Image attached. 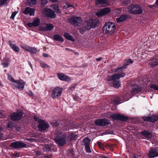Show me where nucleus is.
Instances as JSON below:
<instances>
[{"label":"nucleus","mask_w":158,"mask_h":158,"mask_svg":"<svg viewBox=\"0 0 158 158\" xmlns=\"http://www.w3.org/2000/svg\"><path fill=\"white\" fill-rule=\"evenodd\" d=\"M54 27V26L52 24H45L44 25H41L39 27V30L46 31L52 30L53 29Z\"/></svg>","instance_id":"nucleus-8"},{"label":"nucleus","mask_w":158,"mask_h":158,"mask_svg":"<svg viewBox=\"0 0 158 158\" xmlns=\"http://www.w3.org/2000/svg\"><path fill=\"white\" fill-rule=\"evenodd\" d=\"M9 44L11 48L15 51L18 52L19 51V47L15 44H12V41H9Z\"/></svg>","instance_id":"nucleus-27"},{"label":"nucleus","mask_w":158,"mask_h":158,"mask_svg":"<svg viewBox=\"0 0 158 158\" xmlns=\"http://www.w3.org/2000/svg\"><path fill=\"white\" fill-rule=\"evenodd\" d=\"M115 80L114 75L113 74L112 76H108L107 77V80L108 81H114Z\"/></svg>","instance_id":"nucleus-38"},{"label":"nucleus","mask_w":158,"mask_h":158,"mask_svg":"<svg viewBox=\"0 0 158 158\" xmlns=\"http://www.w3.org/2000/svg\"><path fill=\"white\" fill-rule=\"evenodd\" d=\"M140 90V88L138 86H135L132 88L133 92L134 94L138 93Z\"/></svg>","instance_id":"nucleus-35"},{"label":"nucleus","mask_w":158,"mask_h":158,"mask_svg":"<svg viewBox=\"0 0 158 158\" xmlns=\"http://www.w3.org/2000/svg\"><path fill=\"white\" fill-rule=\"evenodd\" d=\"M110 11L109 8H105L98 11L96 13L97 15L99 17H102L109 13Z\"/></svg>","instance_id":"nucleus-14"},{"label":"nucleus","mask_w":158,"mask_h":158,"mask_svg":"<svg viewBox=\"0 0 158 158\" xmlns=\"http://www.w3.org/2000/svg\"><path fill=\"white\" fill-rule=\"evenodd\" d=\"M28 95L30 96H32L33 95V94L32 92H30L28 94Z\"/></svg>","instance_id":"nucleus-64"},{"label":"nucleus","mask_w":158,"mask_h":158,"mask_svg":"<svg viewBox=\"0 0 158 158\" xmlns=\"http://www.w3.org/2000/svg\"><path fill=\"white\" fill-rule=\"evenodd\" d=\"M25 49L28 52L31 53L35 54L37 52V49L34 48L27 46L26 47Z\"/></svg>","instance_id":"nucleus-25"},{"label":"nucleus","mask_w":158,"mask_h":158,"mask_svg":"<svg viewBox=\"0 0 158 158\" xmlns=\"http://www.w3.org/2000/svg\"><path fill=\"white\" fill-rule=\"evenodd\" d=\"M126 69V66H122L121 67L118 68L117 69H116L115 70V72H119L122 71V70Z\"/></svg>","instance_id":"nucleus-42"},{"label":"nucleus","mask_w":158,"mask_h":158,"mask_svg":"<svg viewBox=\"0 0 158 158\" xmlns=\"http://www.w3.org/2000/svg\"><path fill=\"white\" fill-rule=\"evenodd\" d=\"M95 2L97 5H100L102 6H106L109 5L108 1L106 0H96Z\"/></svg>","instance_id":"nucleus-19"},{"label":"nucleus","mask_w":158,"mask_h":158,"mask_svg":"<svg viewBox=\"0 0 158 158\" xmlns=\"http://www.w3.org/2000/svg\"><path fill=\"white\" fill-rule=\"evenodd\" d=\"M52 149V146L50 145H45L43 148L44 151L46 152H50Z\"/></svg>","instance_id":"nucleus-29"},{"label":"nucleus","mask_w":158,"mask_h":158,"mask_svg":"<svg viewBox=\"0 0 158 158\" xmlns=\"http://www.w3.org/2000/svg\"><path fill=\"white\" fill-rule=\"evenodd\" d=\"M151 88L155 90H158V86L156 84H152L151 85Z\"/></svg>","instance_id":"nucleus-45"},{"label":"nucleus","mask_w":158,"mask_h":158,"mask_svg":"<svg viewBox=\"0 0 158 158\" xmlns=\"http://www.w3.org/2000/svg\"><path fill=\"white\" fill-rule=\"evenodd\" d=\"M99 158H109V157L104 156H100Z\"/></svg>","instance_id":"nucleus-60"},{"label":"nucleus","mask_w":158,"mask_h":158,"mask_svg":"<svg viewBox=\"0 0 158 158\" xmlns=\"http://www.w3.org/2000/svg\"><path fill=\"white\" fill-rule=\"evenodd\" d=\"M113 82V85L115 88H118L121 85V82L119 80L115 79Z\"/></svg>","instance_id":"nucleus-28"},{"label":"nucleus","mask_w":158,"mask_h":158,"mask_svg":"<svg viewBox=\"0 0 158 158\" xmlns=\"http://www.w3.org/2000/svg\"><path fill=\"white\" fill-rule=\"evenodd\" d=\"M77 137L76 135L73 134H72L70 135L69 138L71 140H75L77 138Z\"/></svg>","instance_id":"nucleus-43"},{"label":"nucleus","mask_w":158,"mask_h":158,"mask_svg":"<svg viewBox=\"0 0 158 158\" xmlns=\"http://www.w3.org/2000/svg\"><path fill=\"white\" fill-rule=\"evenodd\" d=\"M99 20L97 19H89L85 22L82 27L79 29L80 32L83 34L85 31L94 28L98 23Z\"/></svg>","instance_id":"nucleus-1"},{"label":"nucleus","mask_w":158,"mask_h":158,"mask_svg":"<svg viewBox=\"0 0 158 158\" xmlns=\"http://www.w3.org/2000/svg\"><path fill=\"white\" fill-rule=\"evenodd\" d=\"M85 149L86 150V152L88 153H90L91 152V151L90 149V146H85Z\"/></svg>","instance_id":"nucleus-44"},{"label":"nucleus","mask_w":158,"mask_h":158,"mask_svg":"<svg viewBox=\"0 0 158 158\" xmlns=\"http://www.w3.org/2000/svg\"><path fill=\"white\" fill-rule=\"evenodd\" d=\"M0 131V132L1 131ZM4 137L3 134V133L0 132V139H2Z\"/></svg>","instance_id":"nucleus-57"},{"label":"nucleus","mask_w":158,"mask_h":158,"mask_svg":"<svg viewBox=\"0 0 158 158\" xmlns=\"http://www.w3.org/2000/svg\"><path fill=\"white\" fill-rule=\"evenodd\" d=\"M43 56L45 57H47L48 56V55L46 53H43Z\"/></svg>","instance_id":"nucleus-59"},{"label":"nucleus","mask_w":158,"mask_h":158,"mask_svg":"<svg viewBox=\"0 0 158 158\" xmlns=\"http://www.w3.org/2000/svg\"><path fill=\"white\" fill-rule=\"evenodd\" d=\"M110 117L113 120H119L123 121H125L128 119L127 116L115 113L114 114H111Z\"/></svg>","instance_id":"nucleus-6"},{"label":"nucleus","mask_w":158,"mask_h":158,"mask_svg":"<svg viewBox=\"0 0 158 158\" xmlns=\"http://www.w3.org/2000/svg\"><path fill=\"white\" fill-rule=\"evenodd\" d=\"M54 139L60 146H62L66 143V135L61 131L56 130Z\"/></svg>","instance_id":"nucleus-2"},{"label":"nucleus","mask_w":158,"mask_h":158,"mask_svg":"<svg viewBox=\"0 0 158 158\" xmlns=\"http://www.w3.org/2000/svg\"><path fill=\"white\" fill-rule=\"evenodd\" d=\"M70 7H73V5H70L69 4H67L66 5L64 6V7L66 8H68Z\"/></svg>","instance_id":"nucleus-56"},{"label":"nucleus","mask_w":158,"mask_h":158,"mask_svg":"<svg viewBox=\"0 0 158 158\" xmlns=\"http://www.w3.org/2000/svg\"><path fill=\"white\" fill-rule=\"evenodd\" d=\"M24 85L25 82L22 80H17L13 85L20 90H22L24 88Z\"/></svg>","instance_id":"nucleus-13"},{"label":"nucleus","mask_w":158,"mask_h":158,"mask_svg":"<svg viewBox=\"0 0 158 158\" xmlns=\"http://www.w3.org/2000/svg\"><path fill=\"white\" fill-rule=\"evenodd\" d=\"M115 29V24L111 22L106 23L103 27V33L109 36L112 35Z\"/></svg>","instance_id":"nucleus-4"},{"label":"nucleus","mask_w":158,"mask_h":158,"mask_svg":"<svg viewBox=\"0 0 158 158\" xmlns=\"http://www.w3.org/2000/svg\"><path fill=\"white\" fill-rule=\"evenodd\" d=\"M98 145L99 146V147L101 149H102L103 150H105V148H104L103 147V144L100 142H98Z\"/></svg>","instance_id":"nucleus-47"},{"label":"nucleus","mask_w":158,"mask_h":158,"mask_svg":"<svg viewBox=\"0 0 158 158\" xmlns=\"http://www.w3.org/2000/svg\"><path fill=\"white\" fill-rule=\"evenodd\" d=\"M52 126L53 127H56L58 126L59 124L58 123L56 122H53L52 123Z\"/></svg>","instance_id":"nucleus-50"},{"label":"nucleus","mask_w":158,"mask_h":158,"mask_svg":"<svg viewBox=\"0 0 158 158\" xmlns=\"http://www.w3.org/2000/svg\"><path fill=\"white\" fill-rule=\"evenodd\" d=\"M53 9L55 10V11L56 13H60L61 12V11H60L59 8V7L57 6H54L53 7Z\"/></svg>","instance_id":"nucleus-40"},{"label":"nucleus","mask_w":158,"mask_h":158,"mask_svg":"<svg viewBox=\"0 0 158 158\" xmlns=\"http://www.w3.org/2000/svg\"><path fill=\"white\" fill-rule=\"evenodd\" d=\"M90 139L88 137L84 139L83 141L84 146H87L90 145Z\"/></svg>","instance_id":"nucleus-34"},{"label":"nucleus","mask_w":158,"mask_h":158,"mask_svg":"<svg viewBox=\"0 0 158 158\" xmlns=\"http://www.w3.org/2000/svg\"><path fill=\"white\" fill-rule=\"evenodd\" d=\"M14 126V123L12 122H8L7 126V128L8 130L11 131Z\"/></svg>","instance_id":"nucleus-36"},{"label":"nucleus","mask_w":158,"mask_h":158,"mask_svg":"<svg viewBox=\"0 0 158 158\" xmlns=\"http://www.w3.org/2000/svg\"><path fill=\"white\" fill-rule=\"evenodd\" d=\"M69 22L71 24L77 26L82 23L81 18L80 17H73L68 19Z\"/></svg>","instance_id":"nucleus-5"},{"label":"nucleus","mask_w":158,"mask_h":158,"mask_svg":"<svg viewBox=\"0 0 158 158\" xmlns=\"http://www.w3.org/2000/svg\"><path fill=\"white\" fill-rule=\"evenodd\" d=\"M102 59V58H101V57H99V58H97V59H96V60L97 61H100V60H101V59Z\"/></svg>","instance_id":"nucleus-61"},{"label":"nucleus","mask_w":158,"mask_h":158,"mask_svg":"<svg viewBox=\"0 0 158 158\" xmlns=\"http://www.w3.org/2000/svg\"><path fill=\"white\" fill-rule=\"evenodd\" d=\"M130 18H131V16L129 15H122L119 18H117L116 21L118 23H119Z\"/></svg>","instance_id":"nucleus-22"},{"label":"nucleus","mask_w":158,"mask_h":158,"mask_svg":"<svg viewBox=\"0 0 158 158\" xmlns=\"http://www.w3.org/2000/svg\"><path fill=\"white\" fill-rule=\"evenodd\" d=\"M26 146L27 145L25 143L19 141L12 143L10 145L11 147L17 149H19L22 148H25Z\"/></svg>","instance_id":"nucleus-10"},{"label":"nucleus","mask_w":158,"mask_h":158,"mask_svg":"<svg viewBox=\"0 0 158 158\" xmlns=\"http://www.w3.org/2000/svg\"><path fill=\"white\" fill-rule=\"evenodd\" d=\"M48 2L47 0H41V3L43 5H45Z\"/></svg>","instance_id":"nucleus-55"},{"label":"nucleus","mask_w":158,"mask_h":158,"mask_svg":"<svg viewBox=\"0 0 158 158\" xmlns=\"http://www.w3.org/2000/svg\"><path fill=\"white\" fill-rule=\"evenodd\" d=\"M8 79L9 80L11 81H12L14 82L15 83V81H16V80H15L10 75H8Z\"/></svg>","instance_id":"nucleus-49"},{"label":"nucleus","mask_w":158,"mask_h":158,"mask_svg":"<svg viewBox=\"0 0 158 158\" xmlns=\"http://www.w3.org/2000/svg\"><path fill=\"white\" fill-rule=\"evenodd\" d=\"M17 12L16 11L14 12H13L12 14L11 15L10 17V18L12 19H14L15 16L16 15L17 13Z\"/></svg>","instance_id":"nucleus-53"},{"label":"nucleus","mask_w":158,"mask_h":158,"mask_svg":"<svg viewBox=\"0 0 158 158\" xmlns=\"http://www.w3.org/2000/svg\"><path fill=\"white\" fill-rule=\"evenodd\" d=\"M150 66L153 67L158 64V60L156 59H153L151 60L149 63Z\"/></svg>","instance_id":"nucleus-30"},{"label":"nucleus","mask_w":158,"mask_h":158,"mask_svg":"<svg viewBox=\"0 0 158 158\" xmlns=\"http://www.w3.org/2000/svg\"><path fill=\"white\" fill-rule=\"evenodd\" d=\"M158 156V151L155 149H151L149 152V157L153 158Z\"/></svg>","instance_id":"nucleus-21"},{"label":"nucleus","mask_w":158,"mask_h":158,"mask_svg":"<svg viewBox=\"0 0 158 158\" xmlns=\"http://www.w3.org/2000/svg\"><path fill=\"white\" fill-rule=\"evenodd\" d=\"M128 12L133 15L141 14L143 13L142 7L139 4L130 5L126 7Z\"/></svg>","instance_id":"nucleus-3"},{"label":"nucleus","mask_w":158,"mask_h":158,"mask_svg":"<svg viewBox=\"0 0 158 158\" xmlns=\"http://www.w3.org/2000/svg\"><path fill=\"white\" fill-rule=\"evenodd\" d=\"M27 2L29 5L31 6L35 4L36 0H27Z\"/></svg>","instance_id":"nucleus-37"},{"label":"nucleus","mask_w":158,"mask_h":158,"mask_svg":"<svg viewBox=\"0 0 158 158\" xmlns=\"http://www.w3.org/2000/svg\"><path fill=\"white\" fill-rule=\"evenodd\" d=\"M53 37L54 40L56 41H59L62 42L64 41L63 37L57 34L54 35Z\"/></svg>","instance_id":"nucleus-26"},{"label":"nucleus","mask_w":158,"mask_h":158,"mask_svg":"<svg viewBox=\"0 0 158 158\" xmlns=\"http://www.w3.org/2000/svg\"><path fill=\"white\" fill-rule=\"evenodd\" d=\"M23 12L25 15L29 14L30 15H34L35 10L31 8L27 7L25 8Z\"/></svg>","instance_id":"nucleus-20"},{"label":"nucleus","mask_w":158,"mask_h":158,"mask_svg":"<svg viewBox=\"0 0 158 158\" xmlns=\"http://www.w3.org/2000/svg\"><path fill=\"white\" fill-rule=\"evenodd\" d=\"M49 127V125L48 124L46 123L43 120L40 122L38 128L39 130L41 131H44L46 129Z\"/></svg>","instance_id":"nucleus-15"},{"label":"nucleus","mask_w":158,"mask_h":158,"mask_svg":"<svg viewBox=\"0 0 158 158\" xmlns=\"http://www.w3.org/2000/svg\"><path fill=\"white\" fill-rule=\"evenodd\" d=\"M44 14L48 17L54 19L56 17V14L54 12L50 9H46L44 10Z\"/></svg>","instance_id":"nucleus-12"},{"label":"nucleus","mask_w":158,"mask_h":158,"mask_svg":"<svg viewBox=\"0 0 158 158\" xmlns=\"http://www.w3.org/2000/svg\"><path fill=\"white\" fill-rule=\"evenodd\" d=\"M34 119L35 121L38 122L39 124L40 123V122L42 121H43V120L40 119L38 117L36 116H34Z\"/></svg>","instance_id":"nucleus-48"},{"label":"nucleus","mask_w":158,"mask_h":158,"mask_svg":"<svg viewBox=\"0 0 158 158\" xmlns=\"http://www.w3.org/2000/svg\"><path fill=\"white\" fill-rule=\"evenodd\" d=\"M120 98L118 97H116L113 101V102L115 104H119L120 100Z\"/></svg>","instance_id":"nucleus-39"},{"label":"nucleus","mask_w":158,"mask_h":158,"mask_svg":"<svg viewBox=\"0 0 158 158\" xmlns=\"http://www.w3.org/2000/svg\"><path fill=\"white\" fill-rule=\"evenodd\" d=\"M65 37L67 40L72 41L73 42L75 41V40L73 37L71 35L69 34L65 33L64 35Z\"/></svg>","instance_id":"nucleus-31"},{"label":"nucleus","mask_w":158,"mask_h":158,"mask_svg":"<svg viewBox=\"0 0 158 158\" xmlns=\"http://www.w3.org/2000/svg\"><path fill=\"white\" fill-rule=\"evenodd\" d=\"M42 158H52V155H50L47 156H42Z\"/></svg>","instance_id":"nucleus-54"},{"label":"nucleus","mask_w":158,"mask_h":158,"mask_svg":"<svg viewBox=\"0 0 158 158\" xmlns=\"http://www.w3.org/2000/svg\"><path fill=\"white\" fill-rule=\"evenodd\" d=\"M9 60L7 57L4 58L2 61L1 65L4 68H6L8 67L9 65Z\"/></svg>","instance_id":"nucleus-23"},{"label":"nucleus","mask_w":158,"mask_h":158,"mask_svg":"<svg viewBox=\"0 0 158 158\" xmlns=\"http://www.w3.org/2000/svg\"><path fill=\"white\" fill-rule=\"evenodd\" d=\"M63 91L62 88L60 87L55 88L53 90L51 94V97L53 99L57 98L61 95Z\"/></svg>","instance_id":"nucleus-7"},{"label":"nucleus","mask_w":158,"mask_h":158,"mask_svg":"<svg viewBox=\"0 0 158 158\" xmlns=\"http://www.w3.org/2000/svg\"><path fill=\"white\" fill-rule=\"evenodd\" d=\"M19 129H20V127H17L16 128V130L17 131H20V130H19Z\"/></svg>","instance_id":"nucleus-63"},{"label":"nucleus","mask_w":158,"mask_h":158,"mask_svg":"<svg viewBox=\"0 0 158 158\" xmlns=\"http://www.w3.org/2000/svg\"><path fill=\"white\" fill-rule=\"evenodd\" d=\"M130 2V1L129 0H127L123 1V4L125 6H126L129 4Z\"/></svg>","instance_id":"nucleus-51"},{"label":"nucleus","mask_w":158,"mask_h":158,"mask_svg":"<svg viewBox=\"0 0 158 158\" xmlns=\"http://www.w3.org/2000/svg\"><path fill=\"white\" fill-rule=\"evenodd\" d=\"M58 0H50V1L53 2H57Z\"/></svg>","instance_id":"nucleus-62"},{"label":"nucleus","mask_w":158,"mask_h":158,"mask_svg":"<svg viewBox=\"0 0 158 158\" xmlns=\"http://www.w3.org/2000/svg\"><path fill=\"white\" fill-rule=\"evenodd\" d=\"M40 65L41 67L43 68H50V67L46 64V63H40Z\"/></svg>","instance_id":"nucleus-41"},{"label":"nucleus","mask_w":158,"mask_h":158,"mask_svg":"<svg viewBox=\"0 0 158 158\" xmlns=\"http://www.w3.org/2000/svg\"><path fill=\"white\" fill-rule=\"evenodd\" d=\"M142 118L144 121L148 122H154L158 120V116L157 115H152L150 116L143 117Z\"/></svg>","instance_id":"nucleus-16"},{"label":"nucleus","mask_w":158,"mask_h":158,"mask_svg":"<svg viewBox=\"0 0 158 158\" xmlns=\"http://www.w3.org/2000/svg\"><path fill=\"white\" fill-rule=\"evenodd\" d=\"M157 7L158 6V0H156L155 4L153 5Z\"/></svg>","instance_id":"nucleus-58"},{"label":"nucleus","mask_w":158,"mask_h":158,"mask_svg":"<svg viewBox=\"0 0 158 158\" xmlns=\"http://www.w3.org/2000/svg\"><path fill=\"white\" fill-rule=\"evenodd\" d=\"M105 133L107 134H113L114 132L112 131H110L109 130H107L105 131Z\"/></svg>","instance_id":"nucleus-52"},{"label":"nucleus","mask_w":158,"mask_h":158,"mask_svg":"<svg viewBox=\"0 0 158 158\" xmlns=\"http://www.w3.org/2000/svg\"><path fill=\"white\" fill-rule=\"evenodd\" d=\"M95 123L99 126H107L109 124V121L106 119H100L96 120Z\"/></svg>","instance_id":"nucleus-9"},{"label":"nucleus","mask_w":158,"mask_h":158,"mask_svg":"<svg viewBox=\"0 0 158 158\" xmlns=\"http://www.w3.org/2000/svg\"><path fill=\"white\" fill-rule=\"evenodd\" d=\"M115 79L118 80L125 76V73H117L114 74Z\"/></svg>","instance_id":"nucleus-32"},{"label":"nucleus","mask_w":158,"mask_h":158,"mask_svg":"<svg viewBox=\"0 0 158 158\" xmlns=\"http://www.w3.org/2000/svg\"><path fill=\"white\" fill-rule=\"evenodd\" d=\"M23 114L22 111L14 113L10 116L11 120L13 121L19 120L21 119Z\"/></svg>","instance_id":"nucleus-11"},{"label":"nucleus","mask_w":158,"mask_h":158,"mask_svg":"<svg viewBox=\"0 0 158 158\" xmlns=\"http://www.w3.org/2000/svg\"><path fill=\"white\" fill-rule=\"evenodd\" d=\"M133 63V61L130 59L125 60L123 61V63L124 66H126V68L127 65H129Z\"/></svg>","instance_id":"nucleus-33"},{"label":"nucleus","mask_w":158,"mask_h":158,"mask_svg":"<svg viewBox=\"0 0 158 158\" xmlns=\"http://www.w3.org/2000/svg\"><path fill=\"white\" fill-rule=\"evenodd\" d=\"M57 75L59 79L61 81H68L71 80V79L69 77L63 73H58Z\"/></svg>","instance_id":"nucleus-18"},{"label":"nucleus","mask_w":158,"mask_h":158,"mask_svg":"<svg viewBox=\"0 0 158 158\" xmlns=\"http://www.w3.org/2000/svg\"><path fill=\"white\" fill-rule=\"evenodd\" d=\"M42 152L40 150H36L35 151V155L36 156H39L41 155Z\"/></svg>","instance_id":"nucleus-46"},{"label":"nucleus","mask_w":158,"mask_h":158,"mask_svg":"<svg viewBox=\"0 0 158 158\" xmlns=\"http://www.w3.org/2000/svg\"><path fill=\"white\" fill-rule=\"evenodd\" d=\"M40 23V19L37 18H35L31 23H27V25L29 27H31L33 26L35 27L39 26Z\"/></svg>","instance_id":"nucleus-17"},{"label":"nucleus","mask_w":158,"mask_h":158,"mask_svg":"<svg viewBox=\"0 0 158 158\" xmlns=\"http://www.w3.org/2000/svg\"><path fill=\"white\" fill-rule=\"evenodd\" d=\"M141 134L144 136L146 138H151L152 137V135L150 132L149 131L144 130L141 133Z\"/></svg>","instance_id":"nucleus-24"}]
</instances>
